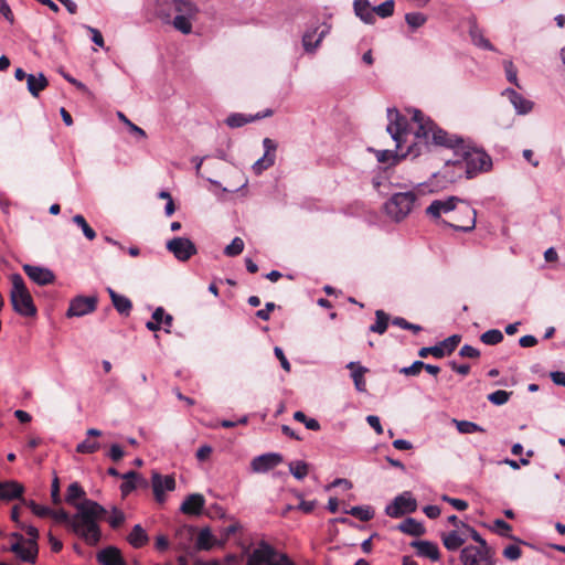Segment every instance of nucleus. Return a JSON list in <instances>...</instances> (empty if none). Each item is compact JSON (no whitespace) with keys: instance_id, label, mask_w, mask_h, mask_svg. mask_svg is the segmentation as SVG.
Returning <instances> with one entry per match:
<instances>
[{"instance_id":"59","label":"nucleus","mask_w":565,"mask_h":565,"mask_svg":"<svg viewBox=\"0 0 565 565\" xmlns=\"http://www.w3.org/2000/svg\"><path fill=\"white\" fill-rule=\"evenodd\" d=\"M459 354L462 358L476 359L480 356V351L469 344H465L461 347Z\"/></svg>"},{"instance_id":"15","label":"nucleus","mask_w":565,"mask_h":565,"mask_svg":"<svg viewBox=\"0 0 565 565\" xmlns=\"http://www.w3.org/2000/svg\"><path fill=\"white\" fill-rule=\"evenodd\" d=\"M282 462V456L278 452H267L253 458L250 469L255 473H265Z\"/></svg>"},{"instance_id":"62","label":"nucleus","mask_w":565,"mask_h":565,"mask_svg":"<svg viewBox=\"0 0 565 565\" xmlns=\"http://www.w3.org/2000/svg\"><path fill=\"white\" fill-rule=\"evenodd\" d=\"M274 353H275L276 358L279 360L281 367L285 371L289 372L290 371V363L287 360V358L285 356L284 351L279 347H275Z\"/></svg>"},{"instance_id":"23","label":"nucleus","mask_w":565,"mask_h":565,"mask_svg":"<svg viewBox=\"0 0 565 565\" xmlns=\"http://www.w3.org/2000/svg\"><path fill=\"white\" fill-rule=\"evenodd\" d=\"M24 487L17 481L0 482V499L13 500L22 495Z\"/></svg>"},{"instance_id":"25","label":"nucleus","mask_w":565,"mask_h":565,"mask_svg":"<svg viewBox=\"0 0 565 565\" xmlns=\"http://www.w3.org/2000/svg\"><path fill=\"white\" fill-rule=\"evenodd\" d=\"M417 550V554L423 557H428L431 561H438L440 557L439 548L436 543L429 541H417L412 543Z\"/></svg>"},{"instance_id":"28","label":"nucleus","mask_w":565,"mask_h":565,"mask_svg":"<svg viewBox=\"0 0 565 565\" xmlns=\"http://www.w3.org/2000/svg\"><path fill=\"white\" fill-rule=\"evenodd\" d=\"M441 541L444 546L448 551H456L466 542V536L457 530L441 534Z\"/></svg>"},{"instance_id":"27","label":"nucleus","mask_w":565,"mask_h":565,"mask_svg":"<svg viewBox=\"0 0 565 565\" xmlns=\"http://www.w3.org/2000/svg\"><path fill=\"white\" fill-rule=\"evenodd\" d=\"M163 317H164V326L168 328L171 327L173 317L169 313H166V311L162 307H158L152 312V317H151L152 320H150L146 323V328L150 331H158L160 329L161 318H163Z\"/></svg>"},{"instance_id":"14","label":"nucleus","mask_w":565,"mask_h":565,"mask_svg":"<svg viewBox=\"0 0 565 565\" xmlns=\"http://www.w3.org/2000/svg\"><path fill=\"white\" fill-rule=\"evenodd\" d=\"M13 536L17 537L18 541L11 545L10 550L22 561L34 563L38 555V545L35 541H25L22 535L19 534H13Z\"/></svg>"},{"instance_id":"22","label":"nucleus","mask_w":565,"mask_h":565,"mask_svg":"<svg viewBox=\"0 0 565 565\" xmlns=\"http://www.w3.org/2000/svg\"><path fill=\"white\" fill-rule=\"evenodd\" d=\"M353 9L355 15L364 23L373 24L375 22L374 10L369 0H354Z\"/></svg>"},{"instance_id":"36","label":"nucleus","mask_w":565,"mask_h":565,"mask_svg":"<svg viewBox=\"0 0 565 565\" xmlns=\"http://www.w3.org/2000/svg\"><path fill=\"white\" fill-rule=\"evenodd\" d=\"M344 513L351 514L361 521H370L374 516V512L369 505L352 507L350 510H344Z\"/></svg>"},{"instance_id":"18","label":"nucleus","mask_w":565,"mask_h":565,"mask_svg":"<svg viewBox=\"0 0 565 565\" xmlns=\"http://www.w3.org/2000/svg\"><path fill=\"white\" fill-rule=\"evenodd\" d=\"M23 270L30 279L40 286H45L54 281V274L47 268L33 265H24Z\"/></svg>"},{"instance_id":"44","label":"nucleus","mask_w":565,"mask_h":565,"mask_svg":"<svg viewBox=\"0 0 565 565\" xmlns=\"http://www.w3.org/2000/svg\"><path fill=\"white\" fill-rule=\"evenodd\" d=\"M394 7H395L394 0H386L383 3H381L376 7H373L374 14H377L379 17H381L383 19L388 18V17L393 15Z\"/></svg>"},{"instance_id":"52","label":"nucleus","mask_w":565,"mask_h":565,"mask_svg":"<svg viewBox=\"0 0 565 565\" xmlns=\"http://www.w3.org/2000/svg\"><path fill=\"white\" fill-rule=\"evenodd\" d=\"M460 340V335L454 334L441 341L439 344L443 345V349L445 350V355L450 354L459 344Z\"/></svg>"},{"instance_id":"38","label":"nucleus","mask_w":565,"mask_h":565,"mask_svg":"<svg viewBox=\"0 0 565 565\" xmlns=\"http://www.w3.org/2000/svg\"><path fill=\"white\" fill-rule=\"evenodd\" d=\"M241 524L237 521H233L230 525L221 527L218 531V542L220 546H223L232 535H234L238 530H241Z\"/></svg>"},{"instance_id":"3","label":"nucleus","mask_w":565,"mask_h":565,"mask_svg":"<svg viewBox=\"0 0 565 565\" xmlns=\"http://www.w3.org/2000/svg\"><path fill=\"white\" fill-rule=\"evenodd\" d=\"M455 211L463 215L467 221L461 222L459 217L450 216V221H444V223L456 231L471 232L476 227L477 212L468 202L457 196H449L445 200H434L426 209L427 215L435 220L443 214H452Z\"/></svg>"},{"instance_id":"45","label":"nucleus","mask_w":565,"mask_h":565,"mask_svg":"<svg viewBox=\"0 0 565 565\" xmlns=\"http://www.w3.org/2000/svg\"><path fill=\"white\" fill-rule=\"evenodd\" d=\"M244 250V242L241 237H235L224 249L226 256L233 257L239 255Z\"/></svg>"},{"instance_id":"16","label":"nucleus","mask_w":565,"mask_h":565,"mask_svg":"<svg viewBox=\"0 0 565 565\" xmlns=\"http://www.w3.org/2000/svg\"><path fill=\"white\" fill-rule=\"evenodd\" d=\"M151 482L156 500L159 502L163 501L166 491H172L175 488L172 476L162 477L159 472L152 473Z\"/></svg>"},{"instance_id":"64","label":"nucleus","mask_w":565,"mask_h":565,"mask_svg":"<svg viewBox=\"0 0 565 565\" xmlns=\"http://www.w3.org/2000/svg\"><path fill=\"white\" fill-rule=\"evenodd\" d=\"M367 424L375 430L377 435L383 434V427L381 425L380 418L375 415H369L366 417Z\"/></svg>"},{"instance_id":"35","label":"nucleus","mask_w":565,"mask_h":565,"mask_svg":"<svg viewBox=\"0 0 565 565\" xmlns=\"http://www.w3.org/2000/svg\"><path fill=\"white\" fill-rule=\"evenodd\" d=\"M375 317L376 321L370 327V331L383 334L387 330L390 317L383 310H376Z\"/></svg>"},{"instance_id":"31","label":"nucleus","mask_w":565,"mask_h":565,"mask_svg":"<svg viewBox=\"0 0 565 565\" xmlns=\"http://www.w3.org/2000/svg\"><path fill=\"white\" fill-rule=\"evenodd\" d=\"M469 34L475 45L483 50L495 51V47L490 43L488 39L483 36L481 30L477 26V24L473 23L470 25Z\"/></svg>"},{"instance_id":"43","label":"nucleus","mask_w":565,"mask_h":565,"mask_svg":"<svg viewBox=\"0 0 565 565\" xmlns=\"http://www.w3.org/2000/svg\"><path fill=\"white\" fill-rule=\"evenodd\" d=\"M294 419L305 424L306 428L309 430L317 431L320 429L319 422L315 418H308L301 411H297L294 413Z\"/></svg>"},{"instance_id":"33","label":"nucleus","mask_w":565,"mask_h":565,"mask_svg":"<svg viewBox=\"0 0 565 565\" xmlns=\"http://www.w3.org/2000/svg\"><path fill=\"white\" fill-rule=\"evenodd\" d=\"M85 491L83 488L77 483L73 482L68 486L65 501L73 505L76 509V504H79L81 502H76L78 499H84Z\"/></svg>"},{"instance_id":"32","label":"nucleus","mask_w":565,"mask_h":565,"mask_svg":"<svg viewBox=\"0 0 565 565\" xmlns=\"http://www.w3.org/2000/svg\"><path fill=\"white\" fill-rule=\"evenodd\" d=\"M347 366L349 369H353V371H352V379H353L355 388L359 392H365L366 383H365V380H364V374H365V372L367 370L365 367H363V366H358L356 369H354V366H355L354 362H350Z\"/></svg>"},{"instance_id":"46","label":"nucleus","mask_w":565,"mask_h":565,"mask_svg":"<svg viewBox=\"0 0 565 565\" xmlns=\"http://www.w3.org/2000/svg\"><path fill=\"white\" fill-rule=\"evenodd\" d=\"M428 354H431L434 355L435 358L437 359H441L445 356V350L443 349V345H440L439 343L434 345V347H425V348H422L419 351H418V355L420 358H426Z\"/></svg>"},{"instance_id":"12","label":"nucleus","mask_w":565,"mask_h":565,"mask_svg":"<svg viewBox=\"0 0 565 565\" xmlns=\"http://www.w3.org/2000/svg\"><path fill=\"white\" fill-rule=\"evenodd\" d=\"M97 306V297L96 296H77L73 298L70 302V307L66 311V316L68 318L72 317H83L95 311Z\"/></svg>"},{"instance_id":"61","label":"nucleus","mask_w":565,"mask_h":565,"mask_svg":"<svg viewBox=\"0 0 565 565\" xmlns=\"http://www.w3.org/2000/svg\"><path fill=\"white\" fill-rule=\"evenodd\" d=\"M124 455H125V452L119 445L113 444L110 446L108 456L113 461H115V462L119 461L124 457Z\"/></svg>"},{"instance_id":"60","label":"nucleus","mask_w":565,"mask_h":565,"mask_svg":"<svg viewBox=\"0 0 565 565\" xmlns=\"http://www.w3.org/2000/svg\"><path fill=\"white\" fill-rule=\"evenodd\" d=\"M494 526L498 529V532L502 536L510 537L509 532L511 531V525L507 523L504 520L498 519L494 521Z\"/></svg>"},{"instance_id":"24","label":"nucleus","mask_w":565,"mask_h":565,"mask_svg":"<svg viewBox=\"0 0 565 565\" xmlns=\"http://www.w3.org/2000/svg\"><path fill=\"white\" fill-rule=\"evenodd\" d=\"M49 85V81L43 73L29 74L26 78V87L33 97H39L40 93Z\"/></svg>"},{"instance_id":"11","label":"nucleus","mask_w":565,"mask_h":565,"mask_svg":"<svg viewBox=\"0 0 565 565\" xmlns=\"http://www.w3.org/2000/svg\"><path fill=\"white\" fill-rule=\"evenodd\" d=\"M166 248L179 260L186 262L198 253L194 243L186 237H173L168 241Z\"/></svg>"},{"instance_id":"51","label":"nucleus","mask_w":565,"mask_h":565,"mask_svg":"<svg viewBox=\"0 0 565 565\" xmlns=\"http://www.w3.org/2000/svg\"><path fill=\"white\" fill-rule=\"evenodd\" d=\"M503 67L505 71L507 79L510 83L514 84L515 86L520 87V84L518 82V71L512 61H504Z\"/></svg>"},{"instance_id":"13","label":"nucleus","mask_w":565,"mask_h":565,"mask_svg":"<svg viewBox=\"0 0 565 565\" xmlns=\"http://www.w3.org/2000/svg\"><path fill=\"white\" fill-rule=\"evenodd\" d=\"M263 147H264V154L262 158H259L253 166V172L256 175H259L263 173V171L269 169L275 164L276 161V150H277V143L270 138H265L263 140Z\"/></svg>"},{"instance_id":"1","label":"nucleus","mask_w":565,"mask_h":565,"mask_svg":"<svg viewBox=\"0 0 565 565\" xmlns=\"http://www.w3.org/2000/svg\"><path fill=\"white\" fill-rule=\"evenodd\" d=\"M416 129L414 139L416 141L408 146L406 152L399 154L401 158L411 156L416 158L428 150L429 140L436 146L454 149L456 159L448 160L443 171L435 177H443L446 182L452 183L463 174L468 179L473 178L479 172L489 171L492 167V160L483 150L468 147L463 139L449 135L447 131L437 127L429 118H426L420 110L415 109L412 117Z\"/></svg>"},{"instance_id":"9","label":"nucleus","mask_w":565,"mask_h":565,"mask_svg":"<svg viewBox=\"0 0 565 565\" xmlns=\"http://www.w3.org/2000/svg\"><path fill=\"white\" fill-rule=\"evenodd\" d=\"M460 561L463 565H494L490 546L468 545L461 550Z\"/></svg>"},{"instance_id":"55","label":"nucleus","mask_w":565,"mask_h":565,"mask_svg":"<svg viewBox=\"0 0 565 565\" xmlns=\"http://www.w3.org/2000/svg\"><path fill=\"white\" fill-rule=\"evenodd\" d=\"M26 504L30 507L32 512L40 518H49L51 515L52 509L47 507L40 505L34 501H29Z\"/></svg>"},{"instance_id":"29","label":"nucleus","mask_w":565,"mask_h":565,"mask_svg":"<svg viewBox=\"0 0 565 565\" xmlns=\"http://www.w3.org/2000/svg\"><path fill=\"white\" fill-rule=\"evenodd\" d=\"M127 541L135 548H140L148 543L149 537L143 527L140 524H136L129 533Z\"/></svg>"},{"instance_id":"57","label":"nucleus","mask_w":565,"mask_h":565,"mask_svg":"<svg viewBox=\"0 0 565 565\" xmlns=\"http://www.w3.org/2000/svg\"><path fill=\"white\" fill-rule=\"evenodd\" d=\"M521 548L515 544L508 545L503 550V556L510 561L519 559L521 557Z\"/></svg>"},{"instance_id":"19","label":"nucleus","mask_w":565,"mask_h":565,"mask_svg":"<svg viewBox=\"0 0 565 565\" xmlns=\"http://www.w3.org/2000/svg\"><path fill=\"white\" fill-rule=\"evenodd\" d=\"M503 95H505L509 98V100L511 102L515 111L519 115H526L533 108V103L531 100L524 98L521 94H519L512 88H507L503 92Z\"/></svg>"},{"instance_id":"2","label":"nucleus","mask_w":565,"mask_h":565,"mask_svg":"<svg viewBox=\"0 0 565 565\" xmlns=\"http://www.w3.org/2000/svg\"><path fill=\"white\" fill-rule=\"evenodd\" d=\"M106 510L99 503L84 499L76 504V513L73 516L65 510H52L50 518L61 523H67L72 531L88 545H97L102 539L98 521L103 520Z\"/></svg>"},{"instance_id":"10","label":"nucleus","mask_w":565,"mask_h":565,"mask_svg":"<svg viewBox=\"0 0 565 565\" xmlns=\"http://www.w3.org/2000/svg\"><path fill=\"white\" fill-rule=\"evenodd\" d=\"M417 509V501L409 491H404L385 508V513L391 518H401L406 513H413Z\"/></svg>"},{"instance_id":"58","label":"nucleus","mask_w":565,"mask_h":565,"mask_svg":"<svg viewBox=\"0 0 565 565\" xmlns=\"http://www.w3.org/2000/svg\"><path fill=\"white\" fill-rule=\"evenodd\" d=\"M124 521H125L124 513L120 510H118L117 508H114L113 513L108 520L110 526L116 529V527L120 526L124 523Z\"/></svg>"},{"instance_id":"50","label":"nucleus","mask_w":565,"mask_h":565,"mask_svg":"<svg viewBox=\"0 0 565 565\" xmlns=\"http://www.w3.org/2000/svg\"><path fill=\"white\" fill-rule=\"evenodd\" d=\"M254 118H246L241 114H232L226 118V124L231 128H238L244 126L245 124L252 121Z\"/></svg>"},{"instance_id":"47","label":"nucleus","mask_w":565,"mask_h":565,"mask_svg":"<svg viewBox=\"0 0 565 565\" xmlns=\"http://www.w3.org/2000/svg\"><path fill=\"white\" fill-rule=\"evenodd\" d=\"M512 393L503 390H498L488 395L489 402L494 405H503L509 401V397Z\"/></svg>"},{"instance_id":"17","label":"nucleus","mask_w":565,"mask_h":565,"mask_svg":"<svg viewBox=\"0 0 565 565\" xmlns=\"http://www.w3.org/2000/svg\"><path fill=\"white\" fill-rule=\"evenodd\" d=\"M100 565H127L121 552L116 546H107L96 554Z\"/></svg>"},{"instance_id":"34","label":"nucleus","mask_w":565,"mask_h":565,"mask_svg":"<svg viewBox=\"0 0 565 565\" xmlns=\"http://www.w3.org/2000/svg\"><path fill=\"white\" fill-rule=\"evenodd\" d=\"M121 478L125 480V482L121 484L120 489L122 494H128L132 490L136 489L137 484L136 481H145L137 472L135 471H128L121 476Z\"/></svg>"},{"instance_id":"37","label":"nucleus","mask_w":565,"mask_h":565,"mask_svg":"<svg viewBox=\"0 0 565 565\" xmlns=\"http://www.w3.org/2000/svg\"><path fill=\"white\" fill-rule=\"evenodd\" d=\"M288 467H289V472L297 480H302L303 478L307 477V475L309 472L308 463L302 460L290 461Z\"/></svg>"},{"instance_id":"53","label":"nucleus","mask_w":565,"mask_h":565,"mask_svg":"<svg viewBox=\"0 0 565 565\" xmlns=\"http://www.w3.org/2000/svg\"><path fill=\"white\" fill-rule=\"evenodd\" d=\"M425 363L423 361H415L412 365L402 367L399 372L407 376H416L420 373Z\"/></svg>"},{"instance_id":"56","label":"nucleus","mask_w":565,"mask_h":565,"mask_svg":"<svg viewBox=\"0 0 565 565\" xmlns=\"http://www.w3.org/2000/svg\"><path fill=\"white\" fill-rule=\"evenodd\" d=\"M461 527L471 536V539L478 543V546L487 547L489 546L486 540L481 537V535L471 526L466 523H461Z\"/></svg>"},{"instance_id":"4","label":"nucleus","mask_w":565,"mask_h":565,"mask_svg":"<svg viewBox=\"0 0 565 565\" xmlns=\"http://www.w3.org/2000/svg\"><path fill=\"white\" fill-rule=\"evenodd\" d=\"M175 17L173 26L183 34L192 32V20L199 13L198 6L193 0H156V13L162 19H170L172 13Z\"/></svg>"},{"instance_id":"7","label":"nucleus","mask_w":565,"mask_h":565,"mask_svg":"<svg viewBox=\"0 0 565 565\" xmlns=\"http://www.w3.org/2000/svg\"><path fill=\"white\" fill-rule=\"evenodd\" d=\"M416 195L413 192L395 193L386 203V213L396 222L405 218L412 211Z\"/></svg>"},{"instance_id":"42","label":"nucleus","mask_w":565,"mask_h":565,"mask_svg":"<svg viewBox=\"0 0 565 565\" xmlns=\"http://www.w3.org/2000/svg\"><path fill=\"white\" fill-rule=\"evenodd\" d=\"M73 222L78 227H81V230L83 231L84 236L87 239L93 241L96 237V232L89 226V224L86 222V220L84 218L83 215H81V214L75 215L73 217Z\"/></svg>"},{"instance_id":"40","label":"nucleus","mask_w":565,"mask_h":565,"mask_svg":"<svg viewBox=\"0 0 565 565\" xmlns=\"http://www.w3.org/2000/svg\"><path fill=\"white\" fill-rule=\"evenodd\" d=\"M480 340L488 345H495L503 340V334L498 329H491L483 332L480 337Z\"/></svg>"},{"instance_id":"63","label":"nucleus","mask_w":565,"mask_h":565,"mask_svg":"<svg viewBox=\"0 0 565 565\" xmlns=\"http://www.w3.org/2000/svg\"><path fill=\"white\" fill-rule=\"evenodd\" d=\"M0 13L3 15V18L9 21L10 23L13 22L14 17L10 9V6L6 0H0Z\"/></svg>"},{"instance_id":"54","label":"nucleus","mask_w":565,"mask_h":565,"mask_svg":"<svg viewBox=\"0 0 565 565\" xmlns=\"http://www.w3.org/2000/svg\"><path fill=\"white\" fill-rule=\"evenodd\" d=\"M118 118L129 128L132 134L139 136L140 138H146L145 130L131 122L122 113H118Z\"/></svg>"},{"instance_id":"20","label":"nucleus","mask_w":565,"mask_h":565,"mask_svg":"<svg viewBox=\"0 0 565 565\" xmlns=\"http://www.w3.org/2000/svg\"><path fill=\"white\" fill-rule=\"evenodd\" d=\"M205 500L202 494L193 493L186 497V499L181 504L180 510L184 514L198 515L201 513L204 507Z\"/></svg>"},{"instance_id":"48","label":"nucleus","mask_w":565,"mask_h":565,"mask_svg":"<svg viewBox=\"0 0 565 565\" xmlns=\"http://www.w3.org/2000/svg\"><path fill=\"white\" fill-rule=\"evenodd\" d=\"M100 448L99 443L85 439L79 443L76 447V451L79 454H94Z\"/></svg>"},{"instance_id":"39","label":"nucleus","mask_w":565,"mask_h":565,"mask_svg":"<svg viewBox=\"0 0 565 565\" xmlns=\"http://www.w3.org/2000/svg\"><path fill=\"white\" fill-rule=\"evenodd\" d=\"M454 423L460 434H473V433H483L484 429L477 425L476 423L469 420H457L454 419Z\"/></svg>"},{"instance_id":"49","label":"nucleus","mask_w":565,"mask_h":565,"mask_svg":"<svg viewBox=\"0 0 565 565\" xmlns=\"http://www.w3.org/2000/svg\"><path fill=\"white\" fill-rule=\"evenodd\" d=\"M113 305L121 315H129L132 307L131 301L121 295L113 302Z\"/></svg>"},{"instance_id":"21","label":"nucleus","mask_w":565,"mask_h":565,"mask_svg":"<svg viewBox=\"0 0 565 565\" xmlns=\"http://www.w3.org/2000/svg\"><path fill=\"white\" fill-rule=\"evenodd\" d=\"M317 31H318V29H316L313 31H307L302 36V44L307 52H315V50L321 43L322 39L329 33L330 26L323 25L321 28V30L319 31L317 39L313 40Z\"/></svg>"},{"instance_id":"26","label":"nucleus","mask_w":565,"mask_h":565,"mask_svg":"<svg viewBox=\"0 0 565 565\" xmlns=\"http://www.w3.org/2000/svg\"><path fill=\"white\" fill-rule=\"evenodd\" d=\"M195 546L198 550L210 551L214 546H220V542L209 527H203L198 534Z\"/></svg>"},{"instance_id":"6","label":"nucleus","mask_w":565,"mask_h":565,"mask_svg":"<svg viewBox=\"0 0 565 565\" xmlns=\"http://www.w3.org/2000/svg\"><path fill=\"white\" fill-rule=\"evenodd\" d=\"M247 565H295L284 553L277 552L266 542H260L249 555Z\"/></svg>"},{"instance_id":"8","label":"nucleus","mask_w":565,"mask_h":565,"mask_svg":"<svg viewBox=\"0 0 565 565\" xmlns=\"http://www.w3.org/2000/svg\"><path fill=\"white\" fill-rule=\"evenodd\" d=\"M388 124L387 132L396 143V149H401L403 143L409 141L411 132L407 130V120L396 108H387Z\"/></svg>"},{"instance_id":"5","label":"nucleus","mask_w":565,"mask_h":565,"mask_svg":"<svg viewBox=\"0 0 565 565\" xmlns=\"http://www.w3.org/2000/svg\"><path fill=\"white\" fill-rule=\"evenodd\" d=\"M12 288L10 291V301L13 310L24 317H33L36 313V308L33 303L31 294L25 287L24 280L21 275L13 274L11 276Z\"/></svg>"},{"instance_id":"41","label":"nucleus","mask_w":565,"mask_h":565,"mask_svg":"<svg viewBox=\"0 0 565 565\" xmlns=\"http://www.w3.org/2000/svg\"><path fill=\"white\" fill-rule=\"evenodd\" d=\"M405 21L409 28L415 30L426 23L427 17L420 12H409L405 14Z\"/></svg>"},{"instance_id":"30","label":"nucleus","mask_w":565,"mask_h":565,"mask_svg":"<svg viewBox=\"0 0 565 565\" xmlns=\"http://www.w3.org/2000/svg\"><path fill=\"white\" fill-rule=\"evenodd\" d=\"M397 529L413 536H419L425 533V527L422 523L417 522L415 519L408 518L398 524Z\"/></svg>"}]
</instances>
